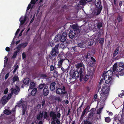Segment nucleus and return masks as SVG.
Segmentation results:
<instances>
[{"label":"nucleus","instance_id":"f8f14e48","mask_svg":"<svg viewBox=\"0 0 124 124\" xmlns=\"http://www.w3.org/2000/svg\"><path fill=\"white\" fill-rule=\"evenodd\" d=\"M85 69V67H82V68H80L79 72L80 74L79 80L81 82L83 80V76H84V72Z\"/></svg>","mask_w":124,"mask_h":124},{"label":"nucleus","instance_id":"79ce46f5","mask_svg":"<svg viewBox=\"0 0 124 124\" xmlns=\"http://www.w3.org/2000/svg\"><path fill=\"white\" fill-rule=\"evenodd\" d=\"M94 43L93 41L92 40H89L88 43V46H91L93 45Z\"/></svg>","mask_w":124,"mask_h":124},{"label":"nucleus","instance_id":"bb28decb","mask_svg":"<svg viewBox=\"0 0 124 124\" xmlns=\"http://www.w3.org/2000/svg\"><path fill=\"white\" fill-rule=\"evenodd\" d=\"M36 86V84L35 83L33 82H31L30 83V86L29 89H33Z\"/></svg>","mask_w":124,"mask_h":124},{"label":"nucleus","instance_id":"c85d7f7f","mask_svg":"<svg viewBox=\"0 0 124 124\" xmlns=\"http://www.w3.org/2000/svg\"><path fill=\"white\" fill-rule=\"evenodd\" d=\"M31 92V94L32 96H34L37 91V88L33 89Z\"/></svg>","mask_w":124,"mask_h":124},{"label":"nucleus","instance_id":"680f3d73","mask_svg":"<svg viewBox=\"0 0 124 124\" xmlns=\"http://www.w3.org/2000/svg\"><path fill=\"white\" fill-rule=\"evenodd\" d=\"M8 91V90L7 88L5 89L4 91V94H6L7 93Z\"/></svg>","mask_w":124,"mask_h":124},{"label":"nucleus","instance_id":"58836bf2","mask_svg":"<svg viewBox=\"0 0 124 124\" xmlns=\"http://www.w3.org/2000/svg\"><path fill=\"white\" fill-rule=\"evenodd\" d=\"M44 84L41 83L40 84L39 86V88L40 89H42L45 86Z\"/></svg>","mask_w":124,"mask_h":124},{"label":"nucleus","instance_id":"2f4dec72","mask_svg":"<svg viewBox=\"0 0 124 124\" xmlns=\"http://www.w3.org/2000/svg\"><path fill=\"white\" fill-rule=\"evenodd\" d=\"M89 76L88 75H86L85 76H83V80L81 82L83 81H84L85 82L87 81L89 79Z\"/></svg>","mask_w":124,"mask_h":124},{"label":"nucleus","instance_id":"3c124183","mask_svg":"<svg viewBox=\"0 0 124 124\" xmlns=\"http://www.w3.org/2000/svg\"><path fill=\"white\" fill-rule=\"evenodd\" d=\"M84 103V101H83L82 102L81 104V105L80 106L79 108H78L77 109V112H78V110L79 109L80 111H81V108L82 107L83 104Z\"/></svg>","mask_w":124,"mask_h":124},{"label":"nucleus","instance_id":"052dcab7","mask_svg":"<svg viewBox=\"0 0 124 124\" xmlns=\"http://www.w3.org/2000/svg\"><path fill=\"white\" fill-rule=\"evenodd\" d=\"M36 3L35 0H31L30 3L31 4H35Z\"/></svg>","mask_w":124,"mask_h":124},{"label":"nucleus","instance_id":"e433bc0d","mask_svg":"<svg viewBox=\"0 0 124 124\" xmlns=\"http://www.w3.org/2000/svg\"><path fill=\"white\" fill-rule=\"evenodd\" d=\"M13 81L14 82L16 81H19V78L16 76H15L13 78Z\"/></svg>","mask_w":124,"mask_h":124},{"label":"nucleus","instance_id":"39448f33","mask_svg":"<svg viewBox=\"0 0 124 124\" xmlns=\"http://www.w3.org/2000/svg\"><path fill=\"white\" fill-rule=\"evenodd\" d=\"M58 64L57 65V68H61L62 67L63 62L66 59L65 57L63 55L59 54L58 55Z\"/></svg>","mask_w":124,"mask_h":124},{"label":"nucleus","instance_id":"4be33fe9","mask_svg":"<svg viewBox=\"0 0 124 124\" xmlns=\"http://www.w3.org/2000/svg\"><path fill=\"white\" fill-rule=\"evenodd\" d=\"M56 83L54 82L52 83L50 85V89L51 91H54L55 88Z\"/></svg>","mask_w":124,"mask_h":124},{"label":"nucleus","instance_id":"5701e85b","mask_svg":"<svg viewBox=\"0 0 124 124\" xmlns=\"http://www.w3.org/2000/svg\"><path fill=\"white\" fill-rule=\"evenodd\" d=\"M61 35L59 34L56 35L54 39V40L55 42L59 41L61 42Z\"/></svg>","mask_w":124,"mask_h":124},{"label":"nucleus","instance_id":"a211bd4d","mask_svg":"<svg viewBox=\"0 0 124 124\" xmlns=\"http://www.w3.org/2000/svg\"><path fill=\"white\" fill-rule=\"evenodd\" d=\"M113 73L112 71V70H109L107 71L105 73V76H107V77H109V78L110 77L112 78Z\"/></svg>","mask_w":124,"mask_h":124},{"label":"nucleus","instance_id":"09e8293b","mask_svg":"<svg viewBox=\"0 0 124 124\" xmlns=\"http://www.w3.org/2000/svg\"><path fill=\"white\" fill-rule=\"evenodd\" d=\"M58 75V72L55 70H54V72L53 73V75L54 77H57Z\"/></svg>","mask_w":124,"mask_h":124},{"label":"nucleus","instance_id":"37998d69","mask_svg":"<svg viewBox=\"0 0 124 124\" xmlns=\"http://www.w3.org/2000/svg\"><path fill=\"white\" fill-rule=\"evenodd\" d=\"M114 120H117L118 121V122H120V120L118 116L117 115H116L114 116Z\"/></svg>","mask_w":124,"mask_h":124},{"label":"nucleus","instance_id":"a19ab883","mask_svg":"<svg viewBox=\"0 0 124 124\" xmlns=\"http://www.w3.org/2000/svg\"><path fill=\"white\" fill-rule=\"evenodd\" d=\"M105 120L106 122L109 123L111 121V119L110 117H105Z\"/></svg>","mask_w":124,"mask_h":124},{"label":"nucleus","instance_id":"69168bd1","mask_svg":"<svg viewBox=\"0 0 124 124\" xmlns=\"http://www.w3.org/2000/svg\"><path fill=\"white\" fill-rule=\"evenodd\" d=\"M31 4H29L27 7V9L28 10L31 8Z\"/></svg>","mask_w":124,"mask_h":124},{"label":"nucleus","instance_id":"ea45409f","mask_svg":"<svg viewBox=\"0 0 124 124\" xmlns=\"http://www.w3.org/2000/svg\"><path fill=\"white\" fill-rule=\"evenodd\" d=\"M85 45L84 43H81L78 45V47H79L81 48H83L85 47Z\"/></svg>","mask_w":124,"mask_h":124},{"label":"nucleus","instance_id":"4d7b16f0","mask_svg":"<svg viewBox=\"0 0 124 124\" xmlns=\"http://www.w3.org/2000/svg\"><path fill=\"white\" fill-rule=\"evenodd\" d=\"M42 106L43 107L45 105V100L44 99H43L42 100Z\"/></svg>","mask_w":124,"mask_h":124},{"label":"nucleus","instance_id":"c756f323","mask_svg":"<svg viewBox=\"0 0 124 124\" xmlns=\"http://www.w3.org/2000/svg\"><path fill=\"white\" fill-rule=\"evenodd\" d=\"M48 117L49 116L48 115L47 112L46 111L44 112L43 115L44 118L47 120Z\"/></svg>","mask_w":124,"mask_h":124},{"label":"nucleus","instance_id":"f257e3e1","mask_svg":"<svg viewBox=\"0 0 124 124\" xmlns=\"http://www.w3.org/2000/svg\"><path fill=\"white\" fill-rule=\"evenodd\" d=\"M112 70L114 73L115 75H123L124 74V63L123 62L115 63L113 65Z\"/></svg>","mask_w":124,"mask_h":124},{"label":"nucleus","instance_id":"338daca9","mask_svg":"<svg viewBox=\"0 0 124 124\" xmlns=\"http://www.w3.org/2000/svg\"><path fill=\"white\" fill-rule=\"evenodd\" d=\"M90 108V107L89 105H88L85 108L87 110V111H88L89 110Z\"/></svg>","mask_w":124,"mask_h":124},{"label":"nucleus","instance_id":"cd10ccee","mask_svg":"<svg viewBox=\"0 0 124 124\" xmlns=\"http://www.w3.org/2000/svg\"><path fill=\"white\" fill-rule=\"evenodd\" d=\"M23 82L25 85H29V79L28 78H25L23 80Z\"/></svg>","mask_w":124,"mask_h":124},{"label":"nucleus","instance_id":"9d476101","mask_svg":"<svg viewBox=\"0 0 124 124\" xmlns=\"http://www.w3.org/2000/svg\"><path fill=\"white\" fill-rule=\"evenodd\" d=\"M78 33L75 31L74 30H70L69 33V36L71 39H73L74 37L77 36Z\"/></svg>","mask_w":124,"mask_h":124},{"label":"nucleus","instance_id":"f704fd0d","mask_svg":"<svg viewBox=\"0 0 124 124\" xmlns=\"http://www.w3.org/2000/svg\"><path fill=\"white\" fill-rule=\"evenodd\" d=\"M104 40V39L103 38H101L98 40L99 42L101 45L103 46Z\"/></svg>","mask_w":124,"mask_h":124},{"label":"nucleus","instance_id":"7ed1b4c3","mask_svg":"<svg viewBox=\"0 0 124 124\" xmlns=\"http://www.w3.org/2000/svg\"><path fill=\"white\" fill-rule=\"evenodd\" d=\"M50 116L52 118L53 121L51 122V124H60V122L59 118L61 116L60 113L58 112L56 114L54 112L51 111L49 114Z\"/></svg>","mask_w":124,"mask_h":124},{"label":"nucleus","instance_id":"603ef678","mask_svg":"<svg viewBox=\"0 0 124 124\" xmlns=\"http://www.w3.org/2000/svg\"><path fill=\"white\" fill-rule=\"evenodd\" d=\"M86 112H85L83 111V112L82 113L80 117V118L82 119L83 117H84Z\"/></svg>","mask_w":124,"mask_h":124},{"label":"nucleus","instance_id":"49530a36","mask_svg":"<svg viewBox=\"0 0 124 124\" xmlns=\"http://www.w3.org/2000/svg\"><path fill=\"white\" fill-rule=\"evenodd\" d=\"M78 46H75L74 47H72V49L74 51V52H77V49L78 48Z\"/></svg>","mask_w":124,"mask_h":124},{"label":"nucleus","instance_id":"b1692460","mask_svg":"<svg viewBox=\"0 0 124 124\" xmlns=\"http://www.w3.org/2000/svg\"><path fill=\"white\" fill-rule=\"evenodd\" d=\"M39 76L40 78L43 79H44L47 76L45 74L40 73L39 75Z\"/></svg>","mask_w":124,"mask_h":124},{"label":"nucleus","instance_id":"6ab92c4d","mask_svg":"<svg viewBox=\"0 0 124 124\" xmlns=\"http://www.w3.org/2000/svg\"><path fill=\"white\" fill-rule=\"evenodd\" d=\"M112 78L110 77V78H109V77H107V76H104V79L105 81V83L106 84H108V85L110 84V85H111V82H110Z\"/></svg>","mask_w":124,"mask_h":124},{"label":"nucleus","instance_id":"e2e57ef3","mask_svg":"<svg viewBox=\"0 0 124 124\" xmlns=\"http://www.w3.org/2000/svg\"><path fill=\"white\" fill-rule=\"evenodd\" d=\"M34 18H35V16H34L32 18V19H31V21L30 22V24H31V23H32L33 22V21L34 20Z\"/></svg>","mask_w":124,"mask_h":124},{"label":"nucleus","instance_id":"1a4fd4ad","mask_svg":"<svg viewBox=\"0 0 124 124\" xmlns=\"http://www.w3.org/2000/svg\"><path fill=\"white\" fill-rule=\"evenodd\" d=\"M87 3L85 0H80L77 5V7L78 9H80L83 7Z\"/></svg>","mask_w":124,"mask_h":124},{"label":"nucleus","instance_id":"6e6552de","mask_svg":"<svg viewBox=\"0 0 124 124\" xmlns=\"http://www.w3.org/2000/svg\"><path fill=\"white\" fill-rule=\"evenodd\" d=\"M70 76L73 78H78L80 77V74L78 71L73 70L71 71L70 72Z\"/></svg>","mask_w":124,"mask_h":124},{"label":"nucleus","instance_id":"a18cd8bd","mask_svg":"<svg viewBox=\"0 0 124 124\" xmlns=\"http://www.w3.org/2000/svg\"><path fill=\"white\" fill-rule=\"evenodd\" d=\"M27 109L26 107H23L22 108V115H24L25 114L26 111V110Z\"/></svg>","mask_w":124,"mask_h":124},{"label":"nucleus","instance_id":"a878e982","mask_svg":"<svg viewBox=\"0 0 124 124\" xmlns=\"http://www.w3.org/2000/svg\"><path fill=\"white\" fill-rule=\"evenodd\" d=\"M17 50L16 51H15L14 53L13 56L12 57V58H16L17 54V53L19 52L20 50V49H19V48H17Z\"/></svg>","mask_w":124,"mask_h":124},{"label":"nucleus","instance_id":"72a5a7b5","mask_svg":"<svg viewBox=\"0 0 124 124\" xmlns=\"http://www.w3.org/2000/svg\"><path fill=\"white\" fill-rule=\"evenodd\" d=\"M82 67H85V66L83 63H81L78 64L76 66V67L78 69L79 68H82Z\"/></svg>","mask_w":124,"mask_h":124},{"label":"nucleus","instance_id":"2eb2a0df","mask_svg":"<svg viewBox=\"0 0 124 124\" xmlns=\"http://www.w3.org/2000/svg\"><path fill=\"white\" fill-rule=\"evenodd\" d=\"M92 52H88L87 54L85 55L84 57L85 59V61H86L88 59L90 60L92 57Z\"/></svg>","mask_w":124,"mask_h":124},{"label":"nucleus","instance_id":"9b49d317","mask_svg":"<svg viewBox=\"0 0 124 124\" xmlns=\"http://www.w3.org/2000/svg\"><path fill=\"white\" fill-rule=\"evenodd\" d=\"M91 111L88 115V118L89 121H92L93 120V118L95 114V112L92 108L89 111Z\"/></svg>","mask_w":124,"mask_h":124},{"label":"nucleus","instance_id":"dca6fc26","mask_svg":"<svg viewBox=\"0 0 124 124\" xmlns=\"http://www.w3.org/2000/svg\"><path fill=\"white\" fill-rule=\"evenodd\" d=\"M43 94L45 96H47L49 93L48 87L47 85L45 86L43 91Z\"/></svg>","mask_w":124,"mask_h":124},{"label":"nucleus","instance_id":"5fc2aeb1","mask_svg":"<svg viewBox=\"0 0 124 124\" xmlns=\"http://www.w3.org/2000/svg\"><path fill=\"white\" fill-rule=\"evenodd\" d=\"M18 67V65H16L15 67V68L14 69V70H13V72L15 73V72L17 70V68Z\"/></svg>","mask_w":124,"mask_h":124},{"label":"nucleus","instance_id":"8fccbe9b","mask_svg":"<svg viewBox=\"0 0 124 124\" xmlns=\"http://www.w3.org/2000/svg\"><path fill=\"white\" fill-rule=\"evenodd\" d=\"M117 19L118 22H120L122 21V18L120 15H119L118 16Z\"/></svg>","mask_w":124,"mask_h":124},{"label":"nucleus","instance_id":"aec40b11","mask_svg":"<svg viewBox=\"0 0 124 124\" xmlns=\"http://www.w3.org/2000/svg\"><path fill=\"white\" fill-rule=\"evenodd\" d=\"M28 44V42H26L20 44L17 46L16 48L20 49L21 47L25 48L27 46Z\"/></svg>","mask_w":124,"mask_h":124},{"label":"nucleus","instance_id":"f3484780","mask_svg":"<svg viewBox=\"0 0 124 124\" xmlns=\"http://www.w3.org/2000/svg\"><path fill=\"white\" fill-rule=\"evenodd\" d=\"M67 33L66 32H64L62 33V36L61 35V42H64L67 39Z\"/></svg>","mask_w":124,"mask_h":124},{"label":"nucleus","instance_id":"20e7f679","mask_svg":"<svg viewBox=\"0 0 124 124\" xmlns=\"http://www.w3.org/2000/svg\"><path fill=\"white\" fill-rule=\"evenodd\" d=\"M94 3L96 7L97 8V12L93 11L92 13L95 16L98 15L100 14L102 9V3L101 0H95Z\"/></svg>","mask_w":124,"mask_h":124},{"label":"nucleus","instance_id":"c9c22d12","mask_svg":"<svg viewBox=\"0 0 124 124\" xmlns=\"http://www.w3.org/2000/svg\"><path fill=\"white\" fill-rule=\"evenodd\" d=\"M4 112L5 114L7 115H9L11 113L10 111L7 109H5L4 110Z\"/></svg>","mask_w":124,"mask_h":124},{"label":"nucleus","instance_id":"13d9d810","mask_svg":"<svg viewBox=\"0 0 124 124\" xmlns=\"http://www.w3.org/2000/svg\"><path fill=\"white\" fill-rule=\"evenodd\" d=\"M44 112L43 111H42V112H41V111L39 112L41 118H42L43 116Z\"/></svg>","mask_w":124,"mask_h":124},{"label":"nucleus","instance_id":"7c9ffc66","mask_svg":"<svg viewBox=\"0 0 124 124\" xmlns=\"http://www.w3.org/2000/svg\"><path fill=\"white\" fill-rule=\"evenodd\" d=\"M102 23L101 22H98L97 24V25H96L97 26V29H100L102 26Z\"/></svg>","mask_w":124,"mask_h":124},{"label":"nucleus","instance_id":"473e14b6","mask_svg":"<svg viewBox=\"0 0 124 124\" xmlns=\"http://www.w3.org/2000/svg\"><path fill=\"white\" fill-rule=\"evenodd\" d=\"M83 122L84 124H93V122L92 121H89V120H84Z\"/></svg>","mask_w":124,"mask_h":124},{"label":"nucleus","instance_id":"0eeeda50","mask_svg":"<svg viewBox=\"0 0 124 124\" xmlns=\"http://www.w3.org/2000/svg\"><path fill=\"white\" fill-rule=\"evenodd\" d=\"M59 44H57L55 45L54 48H52V50L50 54L52 56L56 57V54L59 53L58 47Z\"/></svg>","mask_w":124,"mask_h":124},{"label":"nucleus","instance_id":"4c0bfd02","mask_svg":"<svg viewBox=\"0 0 124 124\" xmlns=\"http://www.w3.org/2000/svg\"><path fill=\"white\" fill-rule=\"evenodd\" d=\"M56 69V67H55V63L54 66H53V65H51L50 67V70L51 71H53L54 70H55Z\"/></svg>","mask_w":124,"mask_h":124},{"label":"nucleus","instance_id":"0e129e2a","mask_svg":"<svg viewBox=\"0 0 124 124\" xmlns=\"http://www.w3.org/2000/svg\"><path fill=\"white\" fill-rule=\"evenodd\" d=\"M6 50L7 52H9L10 51V48L8 47H7L6 48Z\"/></svg>","mask_w":124,"mask_h":124},{"label":"nucleus","instance_id":"bf43d9fd","mask_svg":"<svg viewBox=\"0 0 124 124\" xmlns=\"http://www.w3.org/2000/svg\"><path fill=\"white\" fill-rule=\"evenodd\" d=\"M62 8L64 9H67L68 8V7L66 5H64L62 7Z\"/></svg>","mask_w":124,"mask_h":124},{"label":"nucleus","instance_id":"4468645a","mask_svg":"<svg viewBox=\"0 0 124 124\" xmlns=\"http://www.w3.org/2000/svg\"><path fill=\"white\" fill-rule=\"evenodd\" d=\"M16 89L11 88L10 90H11V93L13 94V93L16 95H17L20 90V89L18 86L16 85Z\"/></svg>","mask_w":124,"mask_h":124},{"label":"nucleus","instance_id":"ddd939ff","mask_svg":"<svg viewBox=\"0 0 124 124\" xmlns=\"http://www.w3.org/2000/svg\"><path fill=\"white\" fill-rule=\"evenodd\" d=\"M96 60L93 57H91V58L89 60L88 64L90 67H93L95 65Z\"/></svg>","mask_w":124,"mask_h":124},{"label":"nucleus","instance_id":"f03ea898","mask_svg":"<svg viewBox=\"0 0 124 124\" xmlns=\"http://www.w3.org/2000/svg\"><path fill=\"white\" fill-rule=\"evenodd\" d=\"M110 85H105L102 88L100 94L101 95L100 97L102 101L104 102L107 99L109 92Z\"/></svg>","mask_w":124,"mask_h":124},{"label":"nucleus","instance_id":"de8ad7c7","mask_svg":"<svg viewBox=\"0 0 124 124\" xmlns=\"http://www.w3.org/2000/svg\"><path fill=\"white\" fill-rule=\"evenodd\" d=\"M61 98L59 97H56L55 100L57 101L58 102H61Z\"/></svg>","mask_w":124,"mask_h":124},{"label":"nucleus","instance_id":"6e6d98bb","mask_svg":"<svg viewBox=\"0 0 124 124\" xmlns=\"http://www.w3.org/2000/svg\"><path fill=\"white\" fill-rule=\"evenodd\" d=\"M22 59H24L26 57V55L24 53H23L22 54Z\"/></svg>","mask_w":124,"mask_h":124},{"label":"nucleus","instance_id":"412c9836","mask_svg":"<svg viewBox=\"0 0 124 124\" xmlns=\"http://www.w3.org/2000/svg\"><path fill=\"white\" fill-rule=\"evenodd\" d=\"M72 28L75 31H76L78 33H79V28L77 24H73L72 25Z\"/></svg>","mask_w":124,"mask_h":124},{"label":"nucleus","instance_id":"864d4df0","mask_svg":"<svg viewBox=\"0 0 124 124\" xmlns=\"http://www.w3.org/2000/svg\"><path fill=\"white\" fill-rule=\"evenodd\" d=\"M37 119L38 120H40L41 119L39 112V114L37 115Z\"/></svg>","mask_w":124,"mask_h":124},{"label":"nucleus","instance_id":"774afa93","mask_svg":"<svg viewBox=\"0 0 124 124\" xmlns=\"http://www.w3.org/2000/svg\"><path fill=\"white\" fill-rule=\"evenodd\" d=\"M118 123L117 122V120H114L113 122V124H117Z\"/></svg>","mask_w":124,"mask_h":124},{"label":"nucleus","instance_id":"423d86ee","mask_svg":"<svg viewBox=\"0 0 124 124\" xmlns=\"http://www.w3.org/2000/svg\"><path fill=\"white\" fill-rule=\"evenodd\" d=\"M65 91V87L64 86H63L62 87H56V94L59 95H64L66 94H67V92Z\"/></svg>","mask_w":124,"mask_h":124},{"label":"nucleus","instance_id":"c03bdc74","mask_svg":"<svg viewBox=\"0 0 124 124\" xmlns=\"http://www.w3.org/2000/svg\"><path fill=\"white\" fill-rule=\"evenodd\" d=\"M26 20V17H25L23 20L20 21V24L22 25L23 24L25 23Z\"/></svg>","mask_w":124,"mask_h":124},{"label":"nucleus","instance_id":"393cba45","mask_svg":"<svg viewBox=\"0 0 124 124\" xmlns=\"http://www.w3.org/2000/svg\"><path fill=\"white\" fill-rule=\"evenodd\" d=\"M119 50V47H118L116 48L115 51H114L113 55V57L116 56L118 54Z\"/></svg>","mask_w":124,"mask_h":124}]
</instances>
